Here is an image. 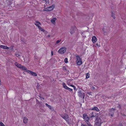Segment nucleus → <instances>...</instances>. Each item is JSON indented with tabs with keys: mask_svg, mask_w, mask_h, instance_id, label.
Instances as JSON below:
<instances>
[{
	"mask_svg": "<svg viewBox=\"0 0 126 126\" xmlns=\"http://www.w3.org/2000/svg\"><path fill=\"white\" fill-rule=\"evenodd\" d=\"M79 95L81 97L84 98V97L85 94L84 93L79 91Z\"/></svg>",
	"mask_w": 126,
	"mask_h": 126,
	"instance_id": "9",
	"label": "nucleus"
},
{
	"mask_svg": "<svg viewBox=\"0 0 126 126\" xmlns=\"http://www.w3.org/2000/svg\"><path fill=\"white\" fill-rule=\"evenodd\" d=\"M55 7L54 5H52L46 8H44L43 10L44 11H49L53 10Z\"/></svg>",
	"mask_w": 126,
	"mask_h": 126,
	"instance_id": "4",
	"label": "nucleus"
},
{
	"mask_svg": "<svg viewBox=\"0 0 126 126\" xmlns=\"http://www.w3.org/2000/svg\"><path fill=\"white\" fill-rule=\"evenodd\" d=\"M15 64L16 66L17 67H18L19 68H20V67L21 66V65L19 64L17 62H16L15 63Z\"/></svg>",
	"mask_w": 126,
	"mask_h": 126,
	"instance_id": "19",
	"label": "nucleus"
},
{
	"mask_svg": "<svg viewBox=\"0 0 126 126\" xmlns=\"http://www.w3.org/2000/svg\"><path fill=\"white\" fill-rule=\"evenodd\" d=\"M92 41L93 43H94L97 41V39L95 36H94L92 38Z\"/></svg>",
	"mask_w": 126,
	"mask_h": 126,
	"instance_id": "15",
	"label": "nucleus"
},
{
	"mask_svg": "<svg viewBox=\"0 0 126 126\" xmlns=\"http://www.w3.org/2000/svg\"><path fill=\"white\" fill-rule=\"evenodd\" d=\"M35 24L38 27V28H39V27H40V25H41V23L40 22L36 21L35 23Z\"/></svg>",
	"mask_w": 126,
	"mask_h": 126,
	"instance_id": "18",
	"label": "nucleus"
},
{
	"mask_svg": "<svg viewBox=\"0 0 126 126\" xmlns=\"http://www.w3.org/2000/svg\"><path fill=\"white\" fill-rule=\"evenodd\" d=\"M101 120L99 118H97L95 121L94 126H100L101 125Z\"/></svg>",
	"mask_w": 126,
	"mask_h": 126,
	"instance_id": "3",
	"label": "nucleus"
},
{
	"mask_svg": "<svg viewBox=\"0 0 126 126\" xmlns=\"http://www.w3.org/2000/svg\"><path fill=\"white\" fill-rule=\"evenodd\" d=\"M28 118L26 117H25L23 118V122L25 124H26L27 123L28 121Z\"/></svg>",
	"mask_w": 126,
	"mask_h": 126,
	"instance_id": "17",
	"label": "nucleus"
},
{
	"mask_svg": "<svg viewBox=\"0 0 126 126\" xmlns=\"http://www.w3.org/2000/svg\"><path fill=\"white\" fill-rule=\"evenodd\" d=\"M90 77V74L89 73H87L86 74V78L88 79Z\"/></svg>",
	"mask_w": 126,
	"mask_h": 126,
	"instance_id": "24",
	"label": "nucleus"
},
{
	"mask_svg": "<svg viewBox=\"0 0 126 126\" xmlns=\"http://www.w3.org/2000/svg\"><path fill=\"white\" fill-rule=\"evenodd\" d=\"M50 37V35H47L46 36V37H47V38H48V37Z\"/></svg>",
	"mask_w": 126,
	"mask_h": 126,
	"instance_id": "32",
	"label": "nucleus"
},
{
	"mask_svg": "<svg viewBox=\"0 0 126 126\" xmlns=\"http://www.w3.org/2000/svg\"><path fill=\"white\" fill-rule=\"evenodd\" d=\"M62 117L66 121H68L69 116L67 115H62Z\"/></svg>",
	"mask_w": 126,
	"mask_h": 126,
	"instance_id": "10",
	"label": "nucleus"
},
{
	"mask_svg": "<svg viewBox=\"0 0 126 126\" xmlns=\"http://www.w3.org/2000/svg\"><path fill=\"white\" fill-rule=\"evenodd\" d=\"M27 73L33 76H37V74L35 73L32 72L30 70H29L28 71Z\"/></svg>",
	"mask_w": 126,
	"mask_h": 126,
	"instance_id": "8",
	"label": "nucleus"
},
{
	"mask_svg": "<svg viewBox=\"0 0 126 126\" xmlns=\"http://www.w3.org/2000/svg\"><path fill=\"white\" fill-rule=\"evenodd\" d=\"M57 20V18L55 17H52L51 19L50 22L53 25H55L56 24V21Z\"/></svg>",
	"mask_w": 126,
	"mask_h": 126,
	"instance_id": "6",
	"label": "nucleus"
},
{
	"mask_svg": "<svg viewBox=\"0 0 126 126\" xmlns=\"http://www.w3.org/2000/svg\"><path fill=\"white\" fill-rule=\"evenodd\" d=\"M83 118L84 119L87 121H88L89 118L87 115V114H84L83 115Z\"/></svg>",
	"mask_w": 126,
	"mask_h": 126,
	"instance_id": "11",
	"label": "nucleus"
},
{
	"mask_svg": "<svg viewBox=\"0 0 126 126\" xmlns=\"http://www.w3.org/2000/svg\"><path fill=\"white\" fill-rule=\"evenodd\" d=\"M91 92H88L87 93V94L89 95H91Z\"/></svg>",
	"mask_w": 126,
	"mask_h": 126,
	"instance_id": "34",
	"label": "nucleus"
},
{
	"mask_svg": "<svg viewBox=\"0 0 126 126\" xmlns=\"http://www.w3.org/2000/svg\"><path fill=\"white\" fill-rule=\"evenodd\" d=\"M89 126H92L91 125H89Z\"/></svg>",
	"mask_w": 126,
	"mask_h": 126,
	"instance_id": "39",
	"label": "nucleus"
},
{
	"mask_svg": "<svg viewBox=\"0 0 126 126\" xmlns=\"http://www.w3.org/2000/svg\"><path fill=\"white\" fill-rule=\"evenodd\" d=\"M40 0L42 2L45 0V3L46 4H48L49 3V0Z\"/></svg>",
	"mask_w": 126,
	"mask_h": 126,
	"instance_id": "21",
	"label": "nucleus"
},
{
	"mask_svg": "<svg viewBox=\"0 0 126 126\" xmlns=\"http://www.w3.org/2000/svg\"><path fill=\"white\" fill-rule=\"evenodd\" d=\"M67 90H68L70 91H72L73 90L72 89H71L69 87L68 88V89H67Z\"/></svg>",
	"mask_w": 126,
	"mask_h": 126,
	"instance_id": "27",
	"label": "nucleus"
},
{
	"mask_svg": "<svg viewBox=\"0 0 126 126\" xmlns=\"http://www.w3.org/2000/svg\"><path fill=\"white\" fill-rule=\"evenodd\" d=\"M39 30L41 31L44 32L45 33H47V32L45 31L44 29L42 28L41 27H39L38 28Z\"/></svg>",
	"mask_w": 126,
	"mask_h": 126,
	"instance_id": "16",
	"label": "nucleus"
},
{
	"mask_svg": "<svg viewBox=\"0 0 126 126\" xmlns=\"http://www.w3.org/2000/svg\"><path fill=\"white\" fill-rule=\"evenodd\" d=\"M68 85H70V86L72 87H74V86L73 85H72V84H71V85H69V84H68Z\"/></svg>",
	"mask_w": 126,
	"mask_h": 126,
	"instance_id": "33",
	"label": "nucleus"
},
{
	"mask_svg": "<svg viewBox=\"0 0 126 126\" xmlns=\"http://www.w3.org/2000/svg\"><path fill=\"white\" fill-rule=\"evenodd\" d=\"M118 126H123L122 124H120Z\"/></svg>",
	"mask_w": 126,
	"mask_h": 126,
	"instance_id": "37",
	"label": "nucleus"
},
{
	"mask_svg": "<svg viewBox=\"0 0 126 126\" xmlns=\"http://www.w3.org/2000/svg\"><path fill=\"white\" fill-rule=\"evenodd\" d=\"M15 55L17 57H19L20 56L19 54L18 53H15Z\"/></svg>",
	"mask_w": 126,
	"mask_h": 126,
	"instance_id": "26",
	"label": "nucleus"
},
{
	"mask_svg": "<svg viewBox=\"0 0 126 126\" xmlns=\"http://www.w3.org/2000/svg\"><path fill=\"white\" fill-rule=\"evenodd\" d=\"M64 62L65 63H68V59L67 58H65L64 60Z\"/></svg>",
	"mask_w": 126,
	"mask_h": 126,
	"instance_id": "23",
	"label": "nucleus"
},
{
	"mask_svg": "<svg viewBox=\"0 0 126 126\" xmlns=\"http://www.w3.org/2000/svg\"><path fill=\"white\" fill-rule=\"evenodd\" d=\"M96 46H97V47H100V44H98V43H97L96 44Z\"/></svg>",
	"mask_w": 126,
	"mask_h": 126,
	"instance_id": "28",
	"label": "nucleus"
},
{
	"mask_svg": "<svg viewBox=\"0 0 126 126\" xmlns=\"http://www.w3.org/2000/svg\"><path fill=\"white\" fill-rule=\"evenodd\" d=\"M0 126H5L2 122H0Z\"/></svg>",
	"mask_w": 126,
	"mask_h": 126,
	"instance_id": "25",
	"label": "nucleus"
},
{
	"mask_svg": "<svg viewBox=\"0 0 126 126\" xmlns=\"http://www.w3.org/2000/svg\"><path fill=\"white\" fill-rule=\"evenodd\" d=\"M53 55V52H52V51H51V55Z\"/></svg>",
	"mask_w": 126,
	"mask_h": 126,
	"instance_id": "38",
	"label": "nucleus"
},
{
	"mask_svg": "<svg viewBox=\"0 0 126 126\" xmlns=\"http://www.w3.org/2000/svg\"><path fill=\"white\" fill-rule=\"evenodd\" d=\"M0 48H2L4 49H11L12 48H11L9 47H8L4 45H1L0 46Z\"/></svg>",
	"mask_w": 126,
	"mask_h": 126,
	"instance_id": "13",
	"label": "nucleus"
},
{
	"mask_svg": "<svg viewBox=\"0 0 126 126\" xmlns=\"http://www.w3.org/2000/svg\"><path fill=\"white\" fill-rule=\"evenodd\" d=\"M90 110H94L97 111H99V109L97 107H95L91 108Z\"/></svg>",
	"mask_w": 126,
	"mask_h": 126,
	"instance_id": "14",
	"label": "nucleus"
},
{
	"mask_svg": "<svg viewBox=\"0 0 126 126\" xmlns=\"http://www.w3.org/2000/svg\"><path fill=\"white\" fill-rule=\"evenodd\" d=\"M46 105L51 110L52 109V107L51 106H50L48 105L47 103L46 104Z\"/></svg>",
	"mask_w": 126,
	"mask_h": 126,
	"instance_id": "22",
	"label": "nucleus"
},
{
	"mask_svg": "<svg viewBox=\"0 0 126 126\" xmlns=\"http://www.w3.org/2000/svg\"><path fill=\"white\" fill-rule=\"evenodd\" d=\"M60 40H57L56 42V43L57 44H58L59 43H60Z\"/></svg>",
	"mask_w": 126,
	"mask_h": 126,
	"instance_id": "29",
	"label": "nucleus"
},
{
	"mask_svg": "<svg viewBox=\"0 0 126 126\" xmlns=\"http://www.w3.org/2000/svg\"><path fill=\"white\" fill-rule=\"evenodd\" d=\"M20 69H21V70L27 72H28V71L29 70L27 69L26 67L22 65H21V66L20 67Z\"/></svg>",
	"mask_w": 126,
	"mask_h": 126,
	"instance_id": "7",
	"label": "nucleus"
},
{
	"mask_svg": "<svg viewBox=\"0 0 126 126\" xmlns=\"http://www.w3.org/2000/svg\"><path fill=\"white\" fill-rule=\"evenodd\" d=\"M113 17L114 19L115 18V17L114 16L113 14H112L111 15Z\"/></svg>",
	"mask_w": 126,
	"mask_h": 126,
	"instance_id": "30",
	"label": "nucleus"
},
{
	"mask_svg": "<svg viewBox=\"0 0 126 126\" xmlns=\"http://www.w3.org/2000/svg\"><path fill=\"white\" fill-rule=\"evenodd\" d=\"M81 126H86V125H84V124H82L81 125Z\"/></svg>",
	"mask_w": 126,
	"mask_h": 126,
	"instance_id": "35",
	"label": "nucleus"
},
{
	"mask_svg": "<svg viewBox=\"0 0 126 126\" xmlns=\"http://www.w3.org/2000/svg\"><path fill=\"white\" fill-rule=\"evenodd\" d=\"M76 63L78 65H80L82 64L81 59L79 55H77L76 57Z\"/></svg>",
	"mask_w": 126,
	"mask_h": 126,
	"instance_id": "1",
	"label": "nucleus"
},
{
	"mask_svg": "<svg viewBox=\"0 0 126 126\" xmlns=\"http://www.w3.org/2000/svg\"><path fill=\"white\" fill-rule=\"evenodd\" d=\"M76 30L77 28L76 26H73L71 28L70 31L71 34H73Z\"/></svg>",
	"mask_w": 126,
	"mask_h": 126,
	"instance_id": "5",
	"label": "nucleus"
},
{
	"mask_svg": "<svg viewBox=\"0 0 126 126\" xmlns=\"http://www.w3.org/2000/svg\"><path fill=\"white\" fill-rule=\"evenodd\" d=\"M66 51V48L65 47H61L59 50L58 52L60 54H63L65 53Z\"/></svg>",
	"mask_w": 126,
	"mask_h": 126,
	"instance_id": "2",
	"label": "nucleus"
},
{
	"mask_svg": "<svg viewBox=\"0 0 126 126\" xmlns=\"http://www.w3.org/2000/svg\"><path fill=\"white\" fill-rule=\"evenodd\" d=\"M91 89L92 90H94V89L95 88L94 87H92L91 88Z\"/></svg>",
	"mask_w": 126,
	"mask_h": 126,
	"instance_id": "31",
	"label": "nucleus"
},
{
	"mask_svg": "<svg viewBox=\"0 0 126 126\" xmlns=\"http://www.w3.org/2000/svg\"><path fill=\"white\" fill-rule=\"evenodd\" d=\"M109 114L111 116H113V113L114 111V109L113 108H112L109 110Z\"/></svg>",
	"mask_w": 126,
	"mask_h": 126,
	"instance_id": "12",
	"label": "nucleus"
},
{
	"mask_svg": "<svg viewBox=\"0 0 126 126\" xmlns=\"http://www.w3.org/2000/svg\"><path fill=\"white\" fill-rule=\"evenodd\" d=\"M63 88L65 89H67L68 87L66 86L64 83H63Z\"/></svg>",
	"mask_w": 126,
	"mask_h": 126,
	"instance_id": "20",
	"label": "nucleus"
},
{
	"mask_svg": "<svg viewBox=\"0 0 126 126\" xmlns=\"http://www.w3.org/2000/svg\"><path fill=\"white\" fill-rule=\"evenodd\" d=\"M74 88V90H76V88L74 86V87H73Z\"/></svg>",
	"mask_w": 126,
	"mask_h": 126,
	"instance_id": "36",
	"label": "nucleus"
}]
</instances>
